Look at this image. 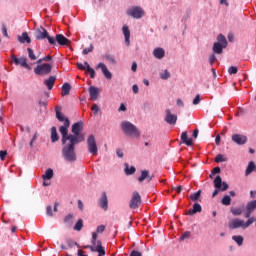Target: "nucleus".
<instances>
[{
	"label": "nucleus",
	"mask_w": 256,
	"mask_h": 256,
	"mask_svg": "<svg viewBox=\"0 0 256 256\" xmlns=\"http://www.w3.org/2000/svg\"><path fill=\"white\" fill-rule=\"evenodd\" d=\"M217 41H218V43L223 45V47H227V38H225V36L223 34H219L217 36Z\"/></svg>",
	"instance_id": "nucleus-31"
},
{
	"label": "nucleus",
	"mask_w": 256,
	"mask_h": 256,
	"mask_svg": "<svg viewBox=\"0 0 256 256\" xmlns=\"http://www.w3.org/2000/svg\"><path fill=\"white\" fill-rule=\"evenodd\" d=\"M51 141L52 143H57V141H59V134L57 133V127L55 126L51 128Z\"/></svg>",
	"instance_id": "nucleus-27"
},
{
	"label": "nucleus",
	"mask_w": 256,
	"mask_h": 256,
	"mask_svg": "<svg viewBox=\"0 0 256 256\" xmlns=\"http://www.w3.org/2000/svg\"><path fill=\"white\" fill-rule=\"evenodd\" d=\"M19 43H31V38L27 32H23L21 36H18Z\"/></svg>",
	"instance_id": "nucleus-26"
},
{
	"label": "nucleus",
	"mask_w": 256,
	"mask_h": 256,
	"mask_svg": "<svg viewBox=\"0 0 256 256\" xmlns=\"http://www.w3.org/2000/svg\"><path fill=\"white\" fill-rule=\"evenodd\" d=\"M99 205L101 209H104V211H107V207L109 205V200L107 199V193L103 192L102 196L99 200Z\"/></svg>",
	"instance_id": "nucleus-20"
},
{
	"label": "nucleus",
	"mask_w": 256,
	"mask_h": 256,
	"mask_svg": "<svg viewBox=\"0 0 256 256\" xmlns=\"http://www.w3.org/2000/svg\"><path fill=\"white\" fill-rule=\"evenodd\" d=\"M71 93V84L69 83H64L62 86V92L61 95L62 97H67Z\"/></svg>",
	"instance_id": "nucleus-25"
},
{
	"label": "nucleus",
	"mask_w": 256,
	"mask_h": 256,
	"mask_svg": "<svg viewBox=\"0 0 256 256\" xmlns=\"http://www.w3.org/2000/svg\"><path fill=\"white\" fill-rule=\"evenodd\" d=\"M2 33H3L4 37H9V34L7 33V27H5V26L2 27Z\"/></svg>",
	"instance_id": "nucleus-60"
},
{
	"label": "nucleus",
	"mask_w": 256,
	"mask_h": 256,
	"mask_svg": "<svg viewBox=\"0 0 256 256\" xmlns=\"http://www.w3.org/2000/svg\"><path fill=\"white\" fill-rule=\"evenodd\" d=\"M237 71H238V69H237L236 66H230V67L228 68V73H229V75H237Z\"/></svg>",
	"instance_id": "nucleus-44"
},
{
	"label": "nucleus",
	"mask_w": 256,
	"mask_h": 256,
	"mask_svg": "<svg viewBox=\"0 0 256 256\" xmlns=\"http://www.w3.org/2000/svg\"><path fill=\"white\" fill-rule=\"evenodd\" d=\"M65 223H71V221H73V215L72 214H68L65 218H64Z\"/></svg>",
	"instance_id": "nucleus-51"
},
{
	"label": "nucleus",
	"mask_w": 256,
	"mask_h": 256,
	"mask_svg": "<svg viewBox=\"0 0 256 256\" xmlns=\"http://www.w3.org/2000/svg\"><path fill=\"white\" fill-rule=\"evenodd\" d=\"M221 203H222L223 205H225V207H229V205H231V196L225 195V196L222 198Z\"/></svg>",
	"instance_id": "nucleus-33"
},
{
	"label": "nucleus",
	"mask_w": 256,
	"mask_h": 256,
	"mask_svg": "<svg viewBox=\"0 0 256 256\" xmlns=\"http://www.w3.org/2000/svg\"><path fill=\"white\" fill-rule=\"evenodd\" d=\"M66 243H67V245H68V247H80L79 245H78V243L77 242H75V241H73L72 239H67L66 240Z\"/></svg>",
	"instance_id": "nucleus-45"
},
{
	"label": "nucleus",
	"mask_w": 256,
	"mask_h": 256,
	"mask_svg": "<svg viewBox=\"0 0 256 256\" xmlns=\"http://www.w3.org/2000/svg\"><path fill=\"white\" fill-rule=\"evenodd\" d=\"M153 55L156 59H163L165 57V50L163 48H156L153 51Z\"/></svg>",
	"instance_id": "nucleus-23"
},
{
	"label": "nucleus",
	"mask_w": 256,
	"mask_h": 256,
	"mask_svg": "<svg viewBox=\"0 0 256 256\" xmlns=\"http://www.w3.org/2000/svg\"><path fill=\"white\" fill-rule=\"evenodd\" d=\"M42 179L44 181H49L50 179H53V169H47L44 175H42Z\"/></svg>",
	"instance_id": "nucleus-28"
},
{
	"label": "nucleus",
	"mask_w": 256,
	"mask_h": 256,
	"mask_svg": "<svg viewBox=\"0 0 256 256\" xmlns=\"http://www.w3.org/2000/svg\"><path fill=\"white\" fill-rule=\"evenodd\" d=\"M96 69H101L104 77H106L108 80L113 79V74L111 73V71H109L105 63H101V62L98 63V65L96 66Z\"/></svg>",
	"instance_id": "nucleus-14"
},
{
	"label": "nucleus",
	"mask_w": 256,
	"mask_h": 256,
	"mask_svg": "<svg viewBox=\"0 0 256 256\" xmlns=\"http://www.w3.org/2000/svg\"><path fill=\"white\" fill-rule=\"evenodd\" d=\"M189 237H191V232L186 231L183 233V235L179 239H180V241H185V239H189Z\"/></svg>",
	"instance_id": "nucleus-46"
},
{
	"label": "nucleus",
	"mask_w": 256,
	"mask_h": 256,
	"mask_svg": "<svg viewBox=\"0 0 256 256\" xmlns=\"http://www.w3.org/2000/svg\"><path fill=\"white\" fill-rule=\"evenodd\" d=\"M121 127L125 135H128L129 137H135L136 139H139L141 137V132L139 131L137 126H135L131 122L124 121L122 122Z\"/></svg>",
	"instance_id": "nucleus-4"
},
{
	"label": "nucleus",
	"mask_w": 256,
	"mask_h": 256,
	"mask_svg": "<svg viewBox=\"0 0 256 256\" xmlns=\"http://www.w3.org/2000/svg\"><path fill=\"white\" fill-rule=\"evenodd\" d=\"M232 239L237 243V245H239V247L243 245V236H232Z\"/></svg>",
	"instance_id": "nucleus-39"
},
{
	"label": "nucleus",
	"mask_w": 256,
	"mask_h": 256,
	"mask_svg": "<svg viewBox=\"0 0 256 256\" xmlns=\"http://www.w3.org/2000/svg\"><path fill=\"white\" fill-rule=\"evenodd\" d=\"M232 141L236 143V145H245V143H247V136L243 134H233Z\"/></svg>",
	"instance_id": "nucleus-15"
},
{
	"label": "nucleus",
	"mask_w": 256,
	"mask_h": 256,
	"mask_svg": "<svg viewBox=\"0 0 256 256\" xmlns=\"http://www.w3.org/2000/svg\"><path fill=\"white\" fill-rule=\"evenodd\" d=\"M55 81H57V77L50 76L48 79L44 80V85H46L47 89L51 91V89H53V86L55 85Z\"/></svg>",
	"instance_id": "nucleus-22"
},
{
	"label": "nucleus",
	"mask_w": 256,
	"mask_h": 256,
	"mask_svg": "<svg viewBox=\"0 0 256 256\" xmlns=\"http://www.w3.org/2000/svg\"><path fill=\"white\" fill-rule=\"evenodd\" d=\"M225 161H227V157L223 154H218L215 158V163H225Z\"/></svg>",
	"instance_id": "nucleus-37"
},
{
	"label": "nucleus",
	"mask_w": 256,
	"mask_h": 256,
	"mask_svg": "<svg viewBox=\"0 0 256 256\" xmlns=\"http://www.w3.org/2000/svg\"><path fill=\"white\" fill-rule=\"evenodd\" d=\"M122 31H123L124 37H131V31H129L128 26H123Z\"/></svg>",
	"instance_id": "nucleus-43"
},
{
	"label": "nucleus",
	"mask_w": 256,
	"mask_h": 256,
	"mask_svg": "<svg viewBox=\"0 0 256 256\" xmlns=\"http://www.w3.org/2000/svg\"><path fill=\"white\" fill-rule=\"evenodd\" d=\"M83 229V220L79 219L74 226V231H81Z\"/></svg>",
	"instance_id": "nucleus-40"
},
{
	"label": "nucleus",
	"mask_w": 256,
	"mask_h": 256,
	"mask_svg": "<svg viewBox=\"0 0 256 256\" xmlns=\"http://www.w3.org/2000/svg\"><path fill=\"white\" fill-rule=\"evenodd\" d=\"M201 211H203L201 204L195 203L193 204V209L188 210L186 215H195V213H201Z\"/></svg>",
	"instance_id": "nucleus-21"
},
{
	"label": "nucleus",
	"mask_w": 256,
	"mask_h": 256,
	"mask_svg": "<svg viewBox=\"0 0 256 256\" xmlns=\"http://www.w3.org/2000/svg\"><path fill=\"white\" fill-rule=\"evenodd\" d=\"M252 171H255V162H253V161L249 162V164L246 168L245 175H251Z\"/></svg>",
	"instance_id": "nucleus-30"
},
{
	"label": "nucleus",
	"mask_w": 256,
	"mask_h": 256,
	"mask_svg": "<svg viewBox=\"0 0 256 256\" xmlns=\"http://www.w3.org/2000/svg\"><path fill=\"white\" fill-rule=\"evenodd\" d=\"M54 39H55V44L58 43V45H62V46L71 45V40L63 36V34H57Z\"/></svg>",
	"instance_id": "nucleus-16"
},
{
	"label": "nucleus",
	"mask_w": 256,
	"mask_h": 256,
	"mask_svg": "<svg viewBox=\"0 0 256 256\" xmlns=\"http://www.w3.org/2000/svg\"><path fill=\"white\" fill-rule=\"evenodd\" d=\"M93 51V44H91L88 48H84L82 53L83 55H89Z\"/></svg>",
	"instance_id": "nucleus-47"
},
{
	"label": "nucleus",
	"mask_w": 256,
	"mask_h": 256,
	"mask_svg": "<svg viewBox=\"0 0 256 256\" xmlns=\"http://www.w3.org/2000/svg\"><path fill=\"white\" fill-rule=\"evenodd\" d=\"M105 231V225H100L96 229V233H103Z\"/></svg>",
	"instance_id": "nucleus-54"
},
{
	"label": "nucleus",
	"mask_w": 256,
	"mask_h": 256,
	"mask_svg": "<svg viewBox=\"0 0 256 256\" xmlns=\"http://www.w3.org/2000/svg\"><path fill=\"white\" fill-rule=\"evenodd\" d=\"M213 183L215 190L212 194V197H217V195H219V191H227V189H229V184H227V182H223L221 176H216Z\"/></svg>",
	"instance_id": "nucleus-7"
},
{
	"label": "nucleus",
	"mask_w": 256,
	"mask_h": 256,
	"mask_svg": "<svg viewBox=\"0 0 256 256\" xmlns=\"http://www.w3.org/2000/svg\"><path fill=\"white\" fill-rule=\"evenodd\" d=\"M87 147L88 153L91 155H97L99 149L97 148V140H95V136L93 134L89 135L87 138Z\"/></svg>",
	"instance_id": "nucleus-9"
},
{
	"label": "nucleus",
	"mask_w": 256,
	"mask_h": 256,
	"mask_svg": "<svg viewBox=\"0 0 256 256\" xmlns=\"http://www.w3.org/2000/svg\"><path fill=\"white\" fill-rule=\"evenodd\" d=\"M253 223H255V218L253 217L249 218L247 222L239 218H236L228 224V227L230 229H239V227H242V229H247V227H249L250 225H253Z\"/></svg>",
	"instance_id": "nucleus-5"
},
{
	"label": "nucleus",
	"mask_w": 256,
	"mask_h": 256,
	"mask_svg": "<svg viewBox=\"0 0 256 256\" xmlns=\"http://www.w3.org/2000/svg\"><path fill=\"white\" fill-rule=\"evenodd\" d=\"M83 253H85L83 250H78V256H88L87 254Z\"/></svg>",
	"instance_id": "nucleus-64"
},
{
	"label": "nucleus",
	"mask_w": 256,
	"mask_h": 256,
	"mask_svg": "<svg viewBox=\"0 0 256 256\" xmlns=\"http://www.w3.org/2000/svg\"><path fill=\"white\" fill-rule=\"evenodd\" d=\"M46 213L49 217H53V208L51 206H47Z\"/></svg>",
	"instance_id": "nucleus-50"
},
{
	"label": "nucleus",
	"mask_w": 256,
	"mask_h": 256,
	"mask_svg": "<svg viewBox=\"0 0 256 256\" xmlns=\"http://www.w3.org/2000/svg\"><path fill=\"white\" fill-rule=\"evenodd\" d=\"M200 197H201V190H198L196 193H193L190 195V199L192 201H199Z\"/></svg>",
	"instance_id": "nucleus-38"
},
{
	"label": "nucleus",
	"mask_w": 256,
	"mask_h": 256,
	"mask_svg": "<svg viewBox=\"0 0 256 256\" xmlns=\"http://www.w3.org/2000/svg\"><path fill=\"white\" fill-rule=\"evenodd\" d=\"M226 47L223 46V44L219 43V42H215L213 45V51L217 54V55H221V53H223V49H225Z\"/></svg>",
	"instance_id": "nucleus-24"
},
{
	"label": "nucleus",
	"mask_w": 256,
	"mask_h": 256,
	"mask_svg": "<svg viewBox=\"0 0 256 256\" xmlns=\"http://www.w3.org/2000/svg\"><path fill=\"white\" fill-rule=\"evenodd\" d=\"M84 65L86 66V71L89 73L91 79H95V70L91 68V65H89L87 62H84Z\"/></svg>",
	"instance_id": "nucleus-29"
},
{
	"label": "nucleus",
	"mask_w": 256,
	"mask_h": 256,
	"mask_svg": "<svg viewBox=\"0 0 256 256\" xmlns=\"http://www.w3.org/2000/svg\"><path fill=\"white\" fill-rule=\"evenodd\" d=\"M116 154H117V157H119L120 159H123V151L121 149H117L116 150Z\"/></svg>",
	"instance_id": "nucleus-59"
},
{
	"label": "nucleus",
	"mask_w": 256,
	"mask_h": 256,
	"mask_svg": "<svg viewBox=\"0 0 256 256\" xmlns=\"http://www.w3.org/2000/svg\"><path fill=\"white\" fill-rule=\"evenodd\" d=\"M180 139H181L180 143L187 145V147H191V145H193V138H189L187 131L182 132Z\"/></svg>",
	"instance_id": "nucleus-17"
},
{
	"label": "nucleus",
	"mask_w": 256,
	"mask_h": 256,
	"mask_svg": "<svg viewBox=\"0 0 256 256\" xmlns=\"http://www.w3.org/2000/svg\"><path fill=\"white\" fill-rule=\"evenodd\" d=\"M92 245L84 246V249H90L92 253H98V256L105 255V248L101 240H97V232L92 233Z\"/></svg>",
	"instance_id": "nucleus-3"
},
{
	"label": "nucleus",
	"mask_w": 256,
	"mask_h": 256,
	"mask_svg": "<svg viewBox=\"0 0 256 256\" xmlns=\"http://www.w3.org/2000/svg\"><path fill=\"white\" fill-rule=\"evenodd\" d=\"M132 91L133 93H135V95H137V93H139V86H137V84H134L132 86Z\"/></svg>",
	"instance_id": "nucleus-58"
},
{
	"label": "nucleus",
	"mask_w": 256,
	"mask_h": 256,
	"mask_svg": "<svg viewBox=\"0 0 256 256\" xmlns=\"http://www.w3.org/2000/svg\"><path fill=\"white\" fill-rule=\"evenodd\" d=\"M153 177H155V175H149V171L148 170H142L141 171V176L138 178L139 183H143L145 179H147L148 183H150V181H153Z\"/></svg>",
	"instance_id": "nucleus-18"
},
{
	"label": "nucleus",
	"mask_w": 256,
	"mask_h": 256,
	"mask_svg": "<svg viewBox=\"0 0 256 256\" xmlns=\"http://www.w3.org/2000/svg\"><path fill=\"white\" fill-rule=\"evenodd\" d=\"M200 101H201V96L196 95V97L193 100V105H199Z\"/></svg>",
	"instance_id": "nucleus-53"
},
{
	"label": "nucleus",
	"mask_w": 256,
	"mask_h": 256,
	"mask_svg": "<svg viewBox=\"0 0 256 256\" xmlns=\"http://www.w3.org/2000/svg\"><path fill=\"white\" fill-rule=\"evenodd\" d=\"M35 38L38 41H43V39H47L50 45H55V37L49 36V32L44 27H40L35 31Z\"/></svg>",
	"instance_id": "nucleus-6"
},
{
	"label": "nucleus",
	"mask_w": 256,
	"mask_h": 256,
	"mask_svg": "<svg viewBox=\"0 0 256 256\" xmlns=\"http://www.w3.org/2000/svg\"><path fill=\"white\" fill-rule=\"evenodd\" d=\"M231 213L235 216L243 215V209L242 208H232Z\"/></svg>",
	"instance_id": "nucleus-41"
},
{
	"label": "nucleus",
	"mask_w": 256,
	"mask_h": 256,
	"mask_svg": "<svg viewBox=\"0 0 256 256\" xmlns=\"http://www.w3.org/2000/svg\"><path fill=\"white\" fill-rule=\"evenodd\" d=\"M217 59V57L214 55V54H212L211 56H210V58H209V63H210V65H213V63H215V60Z\"/></svg>",
	"instance_id": "nucleus-57"
},
{
	"label": "nucleus",
	"mask_w": 256,
	"mask_h": 256,
	"mask_svg": "<svg viewBox=\"0 0 256 256\" xmlns=\"http://www.w3.org/2000/svg\"><path fill=\"white\" fill-rule=\"evenodd\" d=\"M53 71V66L48 63L39 64L34 68L35 75L45 76Z\"/></svg>",
	"instance_id": "nucleus-8"
},
{
	"label": "nucleus",
	"mask_w": 256,
	"mask_h": 256,
	"mask_svg": "<svg viewBox=\"0 0 256 256\" xmlns=\"http://www.w3.org/2000/svg\"><path fill=\"white\" fill-rule=\"evenodd\" d=\"M78 209H80V211H83V201L78 200Z\"/></svg>",
	"instance_id": "nucleus-62"
},
{
	"label": "nucleus",
	"mask_w": 256,
	"mask_h": 256,
	"mask_svg": "<svg viewBox=\"0 0 256 256\" xmlns=\"http://www.w3.org/2000/svg\"><path fill=\"white\" fill-rule=\"evenodd\" d=\"M141 203H142L141 195L139 194V192L134 191L129 203L130 209H139V207L141 206Z\"/></svg>",
	"instance_id": "nucleus-11"
},
{
	"label": "nucleus",
	"mask_w": 256,
	"mask_h": 256,
	"mask_svg": "<svg viewBox=\"0 0 256 256\" xmlns=\"http://www.w3.org/2000/svg\"><path fill=\"white\" fill-rule=\"evenodd\" d=\"M56 119L60 121L61 123L64 122L63 126L59 127L60 135L62 136V141H67L71 139H74L77 143H83L85 141V134H81V131H83V122H76L72 125V133L69 134V127L71 126V122L69 121V118H66L65 115L61 113V107L56 106Z\"/></svg>",
	"instance_id": "nucleus-1"
},
{
	"label": "nucleus",
	"mask_w": 256,
	"mask_h": 256,
	"mask_svg": "<svg viewBox=\"0 0 256 256\" xmlns=\"http://www.w3.org/2000/svg\"><path fill=\"white\" fill-rule=\"evenodd\" d=\"M89 93L91 101H97V99H99V88L95 86H90Z\"/></svg>",
	"instance_id": "nucleus-19"
},
{
	"label": "nucleus",
	"mask_w": 256,
	"mask_h": 256,
	"mask_svg": "<svg viewBox=\"0 0 256 256\" xmlns=\"http://www.w3.org/2000/svg\"><path fill=\"white\" fill-rule=\"evenodd\" d=\"M136 171H137V169L134 166H131L129 168V164H125V173L127 175H133Z\"/></svg>",
	"instance_id": "nucleus-32"
},
{
	"label": "nucleus",
	"mask_w": 256,
	"mask_h": 256,
	"mask_svg": "<svg viewBox=\"0 0 256 256\" xmlns=\"http://www.w3.org/2000/svg\"><path fill=\"white\" fill-rule=\"evenodd\" d=\"M77 68L80 69V71H87V66L81 62L76 63Z\"/></svg>",
	"instance_id": "nucleus-48"
},
{
	"label": "nucleus",
	"mask_w": 256,
	"mask_h": 256,
	"mask_svg": "<svg viewBox=\"0 0 256 256\" xmlns=\"http://www.w3.org/2000/svg\"><path fill=\"white\" fill-rule=\"evenodd\" d=\"M160 77L163 80H167V79H169V77H171V73L168 72V70H164L163 72L160 73Z\"/></svg>",
	"instance_id": "nucleus-42"
},
{
	"label": "nucleus",
	"mask_w": 256,
	"mask_h": 256,
	"mask_svg": "<svg viewBox=\"0 0 256 256\" xmlns=\"http://www.w3.org/2000/svg\"><path fill=\"white\" fill-rule=\"evenodd\" d=\"M126 14L129 17H133V19H141L143 15H145V12L143 11L142 7L134 6L126 11Z\"/></svg>",
	"instance_id": "nucleus-10"
},
{
	"label": "nucleus",
	"mask_w": 256,
	"mask_h": 256,
	"mask_svg": "<svg viewBox=\"0 0 256 256\" xmlns=\"http://www.w3.org/2000/svg\"><path fill=\"white\" fill-rule=\"evenodd\" d=\"M132 71L135 73V71H137V62H133L132 63V67H131Z\"/></svg>",
	"instance_id": "nucleus-61"
},
{
	"label": "nucleus",
	"mask_w": 256,
	"mask_h": 256,
	"mask_svg": "<svg viewBox=\"0 0 256 256\" xmlns=\"http://www.w3.org/2000/svg\"><path fill=\"white\" fill-rule=\"evenodd\" d=\"M91 111H93L94 115H97V113H99V106H97V104H93Z\"/></svg>",
	"instance_id": "nucleus-49"
},
{
	"label": "nucleus",
	"mask_w": 256,
	"mask_h": 256,
	"mask_svg": "<svg viewBox=\"0 0 256 256\" xmlns=\"http://www.w3.org/2000/svg\"><path fill=\"white\" fill-rule=\"evenodd\" d=\"M28 51V57L31 61H37V56L35 55V52L31 48H27Z\"/></svg>",
	"instance_id": "nucleus-36"
},
{
	"label": "nucleus",
	"mask_w": 256,
	"mask_h": 256,
	"mask_svg": "<svg viewBox=\"0 0 256 256\" xmlns=\"http://www.w3.org/2000/svg\"><path fill=\"white\" fill-rule=\"evenodd\" d=\"M105 61H107L108 63H111L112 65H115L117 63V61L115 60V57H113V55L110 54H106L104 56Z\"/></svg>",
	"instance_id": "nucleus-35"
},
{
	"label": "nucleus",
	"mask_w": 256,
	"mask_h": 256,
	"mask_svg": "<svg viewBox=\"0 0 256 256\" xmlns=\"http://www.w3.org/2000/svg\"><path fill=\"white\" fill-rule=\"evenodd\" d=\"M5 157H7V151H0V159L1 161H5Z\"/></svg>",
	"instance_id": "nucleus-52"
},
{
	"label": "nucleus",
	"mask_w": 256,
	"mask_h": 256,
	"mask_svg": "<svg viewBox=\"0 0 256 256\" xmlns=\"http://www.w3.org/2000/svg\"><path fill=\"white\" fill-rule=\"evenodd\" d=\"M11 59H12V61H14L15 65H20L24 69H28L29 71H31V66L29 64H27V58H25V57L17 58V56L12 55Z\"/></svg>",
	"instance_id": "nucleus-12"
},
{
	"label": "nucleus",
	"mask_w": 256,
	"mask_h": 256,
	"mask_svg": "<svg viewBox=\"0 0 256 256\" xmlns=\"http://www.w3.org/2000/svg\"><path fill=\"white\" fill-rule=\"evenodd\" d=\"M118 111H127V107L125 106V104H121Z\"/></svg>",
	"instance_id": "nucleus-63"
},
{
	"label": "nucleus",
	"mask_w": 256,
	"mask_h": 256,
	"mask_svg": "<svg viewBox=\"0 0 256 256\" xmlns=\"http://www.w3.org/2000/svg\"><path fill=\"white\" fill-rule=\"evenodd\" d=\"M130 256H143V254H141V252L137 251V250H133L130 253Z\"/></svg>",
	"instance_id": "nucleus-56"
},
{
	"label": "nucleus",
	"mask_w": 256,
	"mask_h": 256,
	"mask_svg": "<svg viewBox=\"0 0 256 256\" xmlns=\"http://www.w3.org/2000/svg\"><path fill=\"white\" fill-rule=\"evenodd\" d=\"M62 142V157L65 159V161H69L70 163H73L77 161V152H75V145H79V142H76L74 138L71 140L63 141V138L61 139Z\"/></svg>",
	"instance_id": "nucleus-2"
},
{
	"label": "nucleus",
	"mask_w": 256,
	"mask_h": 256,
	"mask_svg": "<svg viewBox=\"0 0 256 256\" xmlns=\"http://www.w3.org/2000/svg\"><path fill=\"white\" fill-rule=\"evenodd\" d=\"M211 172H212V175H217V174L221 173V168L215 167V168H213V170Z\"/></svg>",
	"instance_id": "nucleus-55"
},
{
	"label": "nucleus",
	"mask_w": 256,
	"mask_h": 256,
	"mask_svg": "<svg viewBox=\"0 0 256 256\" xmlns=\"http://www.w3.org/2000/svg\"><path fill=\"white\" fill-rule=\"evenodd\" d=\"M166 116L164 121H166V123L168 125H176L177 123V115L172 114L170 109H166L165 110Z\"/></svg>",
	"instance_id": "nucleus-13"
},
{
	"label": "nucleus",
	"mask_w": 256,
	"mask_h": 256,
	"mask_svg": "<svg viewBox=\"0 0 256 256\" xmlns=\"http://www.w3.org/2000/svg\"><path fill=\"white\" fill-rule=\"evenodd\" d=\"M256 209V200L250 201L247 205H246V211H254Z\"/></svg>",
	"instance_id": "nucleus-34"
}]
</instances>
